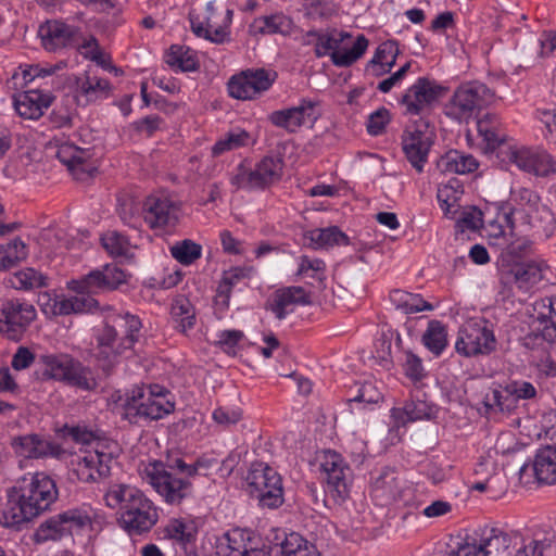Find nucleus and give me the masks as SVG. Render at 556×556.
Masks as SVG:
<instances>
[{
    "label": "nucleus",
    "instance_id": "obj_1",
    "mask_svg": "<svg viewBox=\"0 0 556 556\" xmlns=\"http://www.w3.org/2000/svg\"><path fill=\"white\" fill-rule=\"evenodd\" d=\"M214 460L198 457L188 464L179 452H168L163 459L150 463L146 469V480L170 506H181L195 497L194 480L206 477Z\"/></svg>",
    "mask_w": 556,
    "mask_h": 556
},
{
    "label": "nucleus",
    "instance_id": "obj_2",
    "mask_svg": "<svg viewBox=\"0 0 556 556\" xmlns=\"http://www.w3.org/2000/svg\"><path fill=\"white\" fill-rule=\"evenodd\" d=\"M58 497L55 481L45 472H36L29 479L23 477L16 485L7 490L0 523L5 528L18 529L50 509Z\"/></svg>",
    "mask_w": 556,
    "mask_h": 556
},
{
    "label": "nucleus",
    "instance_id": "obj_3",
    "mask_svg": "<svg viewBox=\"0 0 556 556\" xmlns=\"http://www.w3.org/2000/svg\"><path fill=\"white\" fill-rule=\"evenodd\" d=\"M126 282L125 271L114 264H106L100 269L91 270L79 279L68 282V288L77 295L54 299L53 315H70L92 313L98 308L99 302L91 296L100 292L117 289Z\"/></svg>",
    "mask_w": 556,
    "mask_h": 556
},
{
    "label": "nucleus",
    "instance_id": "obj_4",
    "mask_svg": "<svg viewBox=\"0 0 556 556\" xmlns=\"http://www.w3.org/2000/svg\"><path fill=\"white\" fill-rule=\"evenodd\" d=\"M233 10L223 0L210 1L202 13L195 10L189 12L192 33L213 43H224L230 40L229 27L232 22Z\"/></svg>",
    "mask_w": 556,
    "mask_h": 556
},
{
    "label": "nucleus",
    "instance_id": "obj_5",
    "mask_svg": "<svg viewBox=\"0 0 556 556\" xmlns=\"http://www.w3.org/2000/svg\"><path fill=\"white\" fill-rule=\"evenodd\" d=\"M306 37L315 38V55L323 58L330 54L331 61L336 66L349 67L356 62L366 52L368 47V39L365 35H358L353 47L349 50H340V46L345 39H351V34L346 31H337L333 29L331 33H321L316 29L308 30Z\"/></svg>",
    "mask_w": 556,
    "mask_h": 556
},
{
    "label": "nucleus",
    "instance_id": "obj_6",
    "mask_svg": "<svg viewBox=\"0 0 556 556\" xmlns=\"http://www.w3.org/2000/svg\"><path fill=\"white\" fill-rule=\"evenodd\" d=\"M495 92L485 84L469 81L460 85L445 106V115L457 122H467L475 114L490 105Z\"/></svg>",
    "mask_w": 556,
    "mask_h": 556
},
{
    "label": "nucleus",
    "instance_id": "obj_7",
    "mask_svg": "<svg viewBox=\"0 0 556 556\" xmlns=\"http://www.w3.org/2000/svg\"><path fill=\"white\" fill-rule=\"evenodd\" d=\"M123 407V418L131 425H140L141 421L159 420L169 415L175 409V403L169 399L144 394V388L136 386L127 393Z\"/></svg>",
    "mask_w": 556,
    "mask_h": 556
},
{
    "label": "nucleus",
    "instance_id": "obj_8",
    "mask_svg": "<svg viewBox=\"0 0 556 556\" xmlns=\"http://www.w3.org/2000/svg\"><path fill=\"white\" fill-rule=\"evenodd\" d=\"M434 139V126L427 117L413 119L402 135L403 152L418 173L424 170V165L427 163Z\"/></svg>",
    "mask_w": 556,
    "mask_h": 556
},
{
    "label": "nucleus",
    "instance_id": "obj_9",
    "mask_svg": "<svg viewBox=\"0 0 556 556\" xmlns=\"http://www.w3.org/2000/svg\"><path fill=\"white\" fill-rule=\"evenodd\" d=\"M447 88L429 77H419L399 100L407 116L426 117L439 101L445 97Z\"/></svg>",
    "mask_w": 556,
    "mask_h": 556
},
{
    "label": "nucleus",
    "instance_id": "obj_10",
    "mask_svg": "<svg viewBox=\"0 0 556 556\" xmlns=\"http://www.w3.org/2000/svg\"><path fill=\"white\" fill-rule=\"evenodd\" d=\"M283 160L280 156H264L254 169L239 165L231 184L243 189H265L279 181L283 173Z\"/></svg>",
    "mask_w": 556,
    "mask_h": 556
},
{
    "label": "nucleus",
    "instance_id": "obj_11",
    "mask_svg": "<svg viewBox=\"0 0 556 556\" xmlns=\"http://www.w3.org/2000/svg\"><path fill=\"white\" fill-rule=\"evenodd\" d=\"M320 468L326 482V492L336 504L341 505L350 495L352 476L350 466L339 453L327 451L324 453Z\"/></svg>",
    "mask_w": 556,
    "mask_h": 556
},
{
    "label": "nucleus",
    "instance_id": "obj_12",
    "mask_svg": "<svg viewBox=\"0 0 556 556\" xmlns=\"http://www.w3.org/2000/svg\"><path fill=\"white\" fill-rule=\"evenodd\" d=\"M276 78V72L265 68H249L229 79L228 93L238 100H254L267 91Z\"/></svg>",
    "mask_w": 556,
    "mask_h": 556
},
{
    "label": "nucleus",
    "instance_id": "obj_13",
    "mask_svg": "<svg viewBox=\"0 0 556 556\" xmlns=\"http://www.w3.org/2000/svg\"><path fill=\"white\" fill-rule=\"evenodd\" d=\"M159 508L146 494L117 517L118 526L130 536L151 531L159 521Z\"/></svg>",
    "mask_w": 556,
    "mask_h": 556
},
{
    "label": "nucleus",
    "instance_id": "obj_14",
    "mask_svg": "<svg viewBox=\"0 0 556 556\" xmlns=\"http://www.w3.org/2000/svg\"><path fill=\"white\" fill-rule=\"evenodd\" d=\"M0 333L9 340L20 341L36 318V309L33 304L18 299L8 300L1 308Z\"/></svg>",
    "mask_w": 556,
    "mask_h": 556
},
{
    "label": "nucleus",
    "instance_id": "obj_15",
    "mask_svg": "<svg viewBox=\"0 0 556 556\" xmlns=\"http://www.w3.org/2000/svg\"><path fill=\"white\" fill-rule=\"evenodd\" d=\"M496 349V339L492 329L477 323L460 328L455 350L466 357L489 355Z\"/></svg>",
    "mask_w": 556,
    "mask_h": 556
},
{
    "label": "nucleus",
    "instance_id": "obj_16",
    "mask_svg": "<svg viewBox=\"0 0 556 556\" xmlns=\"http://www.w3.org/2000/svg\"><path fill=\"white\" fill-rule=\"evenodd\" d=\"M96 348L94 358L98 367L106 375H111L113 369L119 363V358L128 349L121 346V339L118 332L111 326V323L105 319L102 328L97 330L94 336Z\"/></svg>",
    "mask_w": 556,
    "mask_h": 556
},
{
    "label": "nucleus",
    "instance_id": "obj_17",
    "mask_svg": "<svg viewBox=\"0 0 556 556\" xmlns=\"http://www.w3.org/2000/svg\"><path fill=\"white\" fill-rule=\"evenodd\" d=\"M38 35L42 47L49 52L80 46V29L59 20L47 21L40 25Z\"/></svg>",
    "mask_w": 556,
    "mask_h": 556
},
{
    "label": "nucleus",
    "instance_id": "obj_18",
    "mask_svg": "<svg viewBox=\"0 0 556 556\" xmlns=\"http://www.w3.org/2000/svg\"><path fill=\"white\" fill-rule=\"evenodd\" d=\"M500 281L505 287L516 285L528 289L543 279V263L536 261L500 264Z\"/></svg>",
    "mask_w": 556,
    "mask_h": 556
},
{
    "label": "nucleus",
    "instance_id": "obj_19",
    "mask_svg": "<svg viewBox=\"0 0 556 556\" xmlns=\"http://www.w3.org/2000/svg\"><path fill=\"white\" fill-rule=\"evenodd\" d=\"M509 160L518 168L539 177L556 174V160L545 150L521 148L510 151Z\"/></svg>",
    "mask_w": 556,
    "mask_h": 556
},
{
    "label": "nucleus",
    "instance_id": "obj_20",
    "mask_svg": "<svg viewBox=\"0 0 556 556\" xmlns=\"http://www.w3.org/2000/svg\"><path fill=\"white\" fill-rule=\"evenodd\" d=\"M521 536L508 533L498 528L483 529L480 539L472 540L480 556H510V548H517Z\"/></svg>",
    "mask_w": 556,
    "mask_h": 556
},
{
    "label": "nucleus",
    "instance_id": "obj_21",
    "mask_svg": "<svg viewBox=\"0 0 556 556\" xmlns=\"http://www.w3.org/2000/svg\"><path fill=\"white\" fill-rule=\"evenodd\" d=\"M215 556H269V554L252 545L250 530L235 528L218 539Z\"/></svg>",
    "mask_w": 556,
    "mask_h": 556
},
{
    "label": "nucleus",
    "instance_id": "obj_22",
    "mask_svg": "<svg viewBox=\"0 0 556 556\" xmlns=\"http://www.w3.org/2000/svg\"><path fill=\"white\" fill-rule=\"evenodd\" d=\"M111 85L108 79L85 75L76 79V89L73 96L67 94V101L77 106H86L102 98L110 96Z\"/></svg>",
    "mask_w": 556,
    "mask_h": 556
},
{
    "label": "nucleus",
    "instance_id": "obj_23",
    "mask_svg": "<svg viewBox=\"0 0 556 556\" xmlns=\"http://www.w3.org/2000/svg\"><path fill=\"white\" fill-rule=\"evenodd\" d=\"M143 218L150 228H163L175 220L173 202L160 195H149L143 202Z\"/></svg>",
    "mask_w": 556,
    "mask_h": 556
},
{
    "label": "nucleus",
    "instance_id": "obj_24",
    "mask_svg": "<svg viewBox=\"0 0 556 556\" xmlns=\"http://www.w3.org/2000/svg\"><path fill=\"white\" fill-rule=\"evenodd\" d=\"M11 445L18 456L29 459L43 458L54 454L55 445L37 433L18 435Z\"/></svg>",
    "mask_w": 556,
    "mask_h": 556
},
{
    "label": "nucleus",
    "instance_id": "obj_25",
    "mask_svg": "<svg viewBox=\"0 0 556 556\" xmlns=\"http://www.w3.org/2000/svg\"><path fill=\"white\" fill-rule=\"evenodd\" d=\"M144 493L135 485L126 483H111L106 489L103 500L111 509H116L117 515L124 514Z\"/></svg>",
    "mask_w": 556,
    "mask_h": 556
},
{
    "label": "nucleus",
    "instance_id": "obj_26",
    "mask_svg": "<svg viewBox=\"0 0 556 556\" xmlns=\"http://www.w3.org/2000/svg\"><path fill=\"white\" fill-rule=\"evenodd\" d=\"M111 326L118 332L121 339V346L127 348L128 351L134 349L138 342L142 323L137 315L130 313L114 314L108 317Z\"/></svg>",
    "mask_w": 556,
    "mask_h": 556
},
{
    "label": "nucleus",
    "instance_id": "obj_27",
    "mask_svg": "<svg viewBox=\"0 0 556 556\" xmlns=\"http://www.w3.org/2000/svg\"><path fill=\"white\" fill-rule=\"evenodd\" d=\"M52 100L53 97L50 93L27 90L14 100V106L21 117L38 119L42 116L43 109H48L51 105Z\"/></svg>",
    "mask_w": 556,
    "mask_h": 556
},
{
    "label": "nucleus",
    "instance_id": "obj_28",
    "mask_svg": "<svg viewBox=\"0 0 556 556\" xmlns=\"http://www.w3.org/2000/svg\"><path fill=\"white\" fill-rule=\"evenodd\" d=\"M311 296L299 286H291L279 289L275 293L274 302L270 305L271 312L278 319H283L288 315V307L291 305H308L311 304Z\"/></svg>",
    "mask_w": 556,
    "mask_h": 556
},
{
    "label": "nucleus",
    "instance_id": "obj_29",
    "mask_svg": "<svg viewBox=\"0 0 556 556\" xmlns=\"http://www.w3.org/2000/svg\"><path fill=\"white\" fill-rule=\"evenodd\" d=\"M245 482L248 493L255 494L281 484L282 479L274 468L261 463L249 470Z\"/></svg>",
    "mask_w": 556,
    "mask_h": 556
},
{
    "label": "nucleus",
    "instance_id": "obj_30",
    "mask_svg": "<svg viewBox=\"0 0 556 556\" xmlns=\"http://www.w3.org/2000/svg\"><path fill=\"white\" fill-rule=\"evenodd\" d=\"M478 166L479 163L472 155L457 150L447 151L437 162L438 169L443 174H469L475 172Z\"/></svg>",
    "mask_w": 556,
    "mask_h": 556
},
{
    "label": "nucleus",
    "instance_id": "obj_31",
    "mask_svg": "<svg viewBox=\"0 0 556 556\" xmlns=\"http://www.w3.org/2000/svg\"><path fill=\"white\" fill-rule=\"evenodd\" d=\"M532 469L540 483H556V445H546L535 455Z\"/></svg>",
    "mask_w": 556,
    "mask_h": 556
},
{
    "label": "nucleus",
    "instance_id": "obj_32",
    "mask_svg": "<svg viewBox=\"0 0 556 556\" xmlns=\"http://www.w3.org/2000/svg\"><path fill=\"white\" fill-rule=\"evenodd\" d=\"M61 382L84 391H92L98 382L91 369L72 356Z\"/></svg>",
    "mask_w": 556,
    "mask_h": 556
},
{
    "label": "nucleus",
    "instance_id": "obj_33",
    "mask_svg": "<svg viewBox=\"0 0 556 556\" xmlns=\"http://www.w3.org/2000/svg\"><path fill=\"white\" fill-rule=\"evenodd\" d=\"M269 556H319L313 545H308L307 541L296 532L285 533V538L280 543L275 544L270 548Z\"/></svg>",
    "mask_w": 556,
    "mask_h": 556
},
{
    "label": "nucleus",
    "instance_id": "obj_34",
    "mask_svg": "<svg viewBox=\"0 0 556 556\" xmlns=\"http://www.w3.org/2000/svg\"><path fill=\"white\" fill-rule=\"evenodd\" d=\"M433 414V408L426 401L416 400L406 402L402 408H393L392 417L397 427L405 426L407 422H413L422 419H430Z\"/></svg>",
    "mask_w": 556,
    "mask_h": 556
},
{
    "label": "nucleus",
    "instance_id": "obj_35",
    "mask_svg": "<svg viewBox=\"0 0 556 556\" xmlns=\"http://www.w3.org/2000/svg\"><path fill=\"white\" fill-rule=\"evenodd\" d=\"M305 239L309 240L314 249L350 244L349 237L338 226L309 230L305 233Z\"/></svg>",
    "mask_w": 556,
    "mask_h": 556
},
{
    "label": "nucleus",
    "instance_id": "obj_36",
    "mask_svg": "<svg viewBox=\"0 0 556 556\" xmlns=\"http://www.w3.org/2000/svg\"><path fill=\"white\" fill-rule=\"evenodd\" d=\"M164 539L173 541L184 548L185 553H189V548L193 547L195 541V530L191 525L186 523L181 519H172L163 529Z\"/></svg>",
    "mask_w": 556,
    "mask_h": 556
},
{
    "label": "nucleus",
    "instance_id": "obj_37",
    "mask_svg": "<svg viewBox=\"0 0 556 556\" xmlns=\"http://www.w3.org/2000/svg\"><path fill=\"white\" fill-rule=\"evenodd\" d=\"M389 298L395 308L400 309L404 314H414L433 309L432 304L425 301L420 294L395 289L390 292Z\"/></svg>",
    "mask_w": 556,
    "mask_h": 556
},
{
    "label": "nucleus",
    "instance_id": "obj_38",
    "mask_svg": "<svg viewBox=\"0 0 556 556\" xmlns=\"http://www.w3.org/2000/svg\"><path fill=\"white\" fill-rule=\"evenodd\" d=\"M291 20L281 13L260 16L254 18L250 25V33L253 35L286 34L290 30Z\"/></svg>",
    "mask_w": 556,
    "mask_h": 556
},
{
    "label": "nucleus",
    "instance_id": "obj_39",
    "mask_svg": "<svg viewBox=\"0 0 556 556\" xmlns=\"http://www.w3.org/2000/svg\"><path fill=\"white\" fill-rule=\"evenodd\" d=\"M527 223L546 238L551 237L556 229V218L552 210L541 202L533 208L527 211Z\"/></svg>",
    "mask_w": 556,
    "mask_h": 556
},
{
    "label": "nucleus",
    "instance_id": "obj_40",
    "mask_svg": "<svg viewBox=\"0 0 556 556\" xmlns=\"http://www.w3.org/2000/svg\"><path fill=\"white\" fill-rule=\"evenodd\" d=\"M539 333L532 332L525 337L526 346H534L538 340L554 342L556 340V313L553 306L548 305V315L540 314L538 316Z\"/></svg>",
    "mask_w": 556,
    "mask_h": 556
},
{
    "label": "nucleus",
    "instance_id": "obj_41",
    "mask_svg": "<svg viewBox=\"0 0 556 556\" xmlns=\"http://www.w3.org/2000/svg\"><path fill=\"white\" fill-rule=\"evenodd\" d=\"M424 345L435 356L442 354L447 345V331L442 321L432 319L422 334Z\"/></svg>",
    "mask_w": 556,
    "mask_h": 556
},
{
    "label": "nucleus",
    "instance_id": "obj_42",
    "mask_svg": "<svg viewBox=\"0 0 556 556\" xmlns=\"http://www.w3.org/2000/svg\"><path fill=\"white\" fill-rule=\"evenodd\" d=\"M88 156V151L73 144H63L56 151L59 161L72 172L80 170L90 174L91 168L86 164Z\"/></svg>",
    "mask_w": 556,
    "mask_h": 556
},
{
    "label": "nucleus",
    "instance_id": "obj_43",
    "mask_svg": "<svg viewBox=\"0 0 556 556\" xmlns=\"http://www.w3.org/2000/svg\"><path fill=\"white\" fill-rule=\"evenodd\" d=\"M60 514L54 515L45 520L35 531L34 541L38 544L46 543L48 541H61L68 536L67 528L64 522L61 521Z\"/></svg>",
    "mask_w": 556,
    "mask_h": 556
},
{
    "label": "nucleus",
    "instance_id": "obj_44",
    "mask_svg": "<svg viewBox=\"0 0 556 556\" xmlns=\"http://www.w3.org/2000/svg\"><path fill=\"white\" fill-rule=\"evenodd\" d=\"M170 315L175 323V328L185 333L195 325V313L188 299H176L170 308Z\"/></svg>",
    "mask_w": 556,
    "mask_h": 556
},
{
    "label": "nucleus",
    "instance_id": "obj_45",
    "mask_svg": "<svg viewBox=\"0 0 556 556\" xmlns=\"http://www.w3.org/2000/svg\"><path fill=\"white\" fill-rule=\"evenodd\" d=\"M165 62L172 68L179 70L181 72H192L199 66L198 61L193 52L184 46L173 45L165 56Z\"/></svg>",
    "mask_w": 556,
    "mask_h": 556
},
{
    "label": "nucleus",
    "instance_id": "obj_46",
    "mask_svg": "<svg viewBox=\"0 0 556 556\" xmlns=\"http://www.w3.org/2000/svg\"><path fill=\"white\" fill-rule=\"evenodd\" d=\"M27 247L21 238H15L11 242L0 245V270L17 265L27 257Z\"/></svg>",
    "mask_w": 556,
    "mask_h": 556
},
{
    "label": "nucleus",
    "instance_id": "obj_47",
    "mask_svg": "<svg viewBox=\"0 0 556 556\" xmlns=\"http://www.w3.org/2000/svg\"><path fill=\"white\" fill-rule=\"evenodd\" d=\"M372 491L377 496L381 495L387 501L393 500L396 495L399 483L394 469L384 467L377 477L372 478Z\"/></svg>",
    "mask_w": 556,
    "mask_h": 556
},
{
    "label": "nucleus",
    "instance_id": "obj_48",
    "mask_svg": "<svg viewBox=\"0 0 556 556\" xmlns=\"http://www.w3.org/2000/svg\"><path fill=\"white\" fill-rule=\"evenodd\" d=\"M46 277L34 268H25L8 278V285L16 290H33L46 286Z\"/></svg>",
    "mask_w": 556,
    "mask_h": 556
},
{
    "label": "nucleus",
    "instance_id": "obj_49",
    "mask_svg": "<svg viewBox=\"0 0 556 556\" xmlns=\"http://www.w3.org/2000/svg\"><path fill=\"white\" fill-rule=\"evenodd\" d=\"M172 256L181 265L189 266L202 256L201 244L191 239L177 241L169 248Z\"/></svg>",
    "mask_w": 556,
    "mask_h": 556
},
{
    "label": "nucleus",
    "instance_id": "obj_50",
    "mask_svg": "<svg viewBox=\"0 0 556 556\" xmlns=\"http://www.w3.org/2000/svg\"><path fill=\"white\" fill-rule=\"evenodd\" d=\"M477 130L488 146L496 148L504 141V136L500 134V121L495 114L486 113L477 121Z\"/></svg>",
    "mask_w": 556,
    "mask_h": 556
},
{
    "label": "nucleus",
    "instance_id": "obj_51",
    "mask_svg": "<svg viewBox=\"0 0 556 556\" xmlns=\"http://www.w3.org/2000/svg\"><path fill=\"white\" fill-rule=\"evenodd\" d=\"M71 358L70 354L40 355L39 362L45 367L43 376L61 382Z\"/></svg>",
    "mask_w": 556,
    "mask_h": 556
},
{
    "label": "nucleus",
    "instance_id": "obj_52",
    "mask_svg": "<svg viewBox=\"0 0 556 556\" xmlns=\"http://www.w3.org/2000/svg\"><path fill=\"white\" fill-rule=\"evenodd\" d=\"M62 518V522H64L65 528H67L68 536L73 534V531H80L86 527L91 526L92 517L87 507H75L70 508L65 511L60 513Z\"/></svg>",
    "mask_w": 556,
    "mask_h": 556
},
{
    "label": "nucleus",
    "instance_id": "obj_53",
    "mask_svg": "<svg viewBox=\"0 0 556 556\" xmlns=\"http://www.w3.org/2000/svg\"><path fill=\"white\" fill-rule=\"evenodd\" d=\"M250 134L243 129H236L227 132L224 138L219 139L212 148V153L215 156L223 154L226 151L235 150L248 144Z\"/></svg>",
    "mask_w": 556,
    "mask_h": 556
},
{
    "label": "nucleus",
    "instance_id": "obj_54",
    "mask_svg": "<svg viewBox=\"0 0 556 556\" xmlns=\"http://www.w3.org/2000/svg\"><path fill=\"white\" fill-rule=\"evenodd\" d=\"M76 104L67 101V94L63 98L62 104L53 109L49 115V121L54 128H71L73 118L76 115Z\"/></svg>",
    "mask_w": 556,
    "mask_h": 556
},
{
    "label": "nucleus",
    "instance_id": "obj_55",
    "mask_svg": "<svg viewBox=\"0 0 556 556\" xmlns=\"http://www.w3.org/2000/svg\"><path fill=\"white\" fill-rule=\"evenodd\" d=\"M295 109V116L299 128L303 126L313 127L317 119L321 116L319 111V102L309 99H301Z\"/></svg>",
    "mask_w": 556,
    "mask_h": 556
},
{
    "label": "nucleus",
    "instance_id": "obj_56",
    "mask_svg": "<svg viewBox=\"0 0 556 556\" xmlns=\"http://www.w3.org/2000/svg\"><path fill=\"white\" fill-rule=\"evenodd\" d=\"M94 457H98V454L89 452L78 459L75 471L80 481L90 483L103 478L102 476H98V466Z\"/></svg>",
    "mask_w": 556,
    "mask_h": 556
},
{
    "label": "nucleus",
    "instance_id": "obj_57",
    "mask_svg": "<svg viewBox=\"0 0 556 556\" xmlns=\"http://www.w3.org/2000/svg\"><path fill=\"white\" fill-rule=\"evenodd\" d=\"M532 250V241L528 238H518L507 244L502 252L501 263L520 262V258L527 256Z\"/></svg>",
    "mask_w": 556,
    "mask_h": 556
},
{
    "label": "nucleus",
    "instance_id": "obj_58",
    "mask_svg": "<svg viewBox=\"0 0 556 556\" xmlns=\"http://www.w3.org/2000/svg\"><path fill=\"white\" fill-rule=\"evenodd\" d=\"M510 202L516 206H520L527 213V211L533 210L541 202V198L529 188L518 187L510 190Z\"/></svg>",
    "mask_w": 556,
    "mask_h": 556
},
{
    "label": "nucleus",
    "instance_id": "obj_59",
    "mask_svg": "<svg viewBox=\"0 0 556 556\" xmlns=\"http://www.w3.org/2000/svg\"><path fill=\"white\" fill-rule=\"evenodd\" d=\"M103 248L113 256H124L129 251L128 239L116 232L109 231L101 238Z\"/></svg>",
    "mask_w": 556,
    "mask_h": 556
},
{
    "label": "nucleus",
    "instance_id": "obj_60",
    "mask_svg": "<svg viewBox=\"0 0 556 556\" xmlns=\"http://www.w3.org/2000/svg\"><path fill=\"white\" fill-rule=\"evenodd\" d=\"M268 121L274 126L282 128L290 134L295 132L299 129L295 109L293 106L271 112L268 115Z\"/></svg>",
    "mask_w": 556,
    "mask_h": 556
},
{
    "label": "nucleus",
    "instance_id": "obj_61",
    "mask_svg": "<svg viewBox=\"0 0 556 556\" xmlns=\"http://www.w3.org/2000/svg\"><path fill=\"white\" fill-rule=\"evenodd\" d=\"M250 496L256 498L262 507H267L270 509L278 508L283 504L285 501L282 483L274 486L270 490L266 489V491L250 494Z\"/></svg>",
    "mask_w": 556,
    "mask_h": 556
},
{
    "label": "nucleus",
    "instance_id": "obj_62",
    "mask_svg": "<svg viewBox=\"0 0 556 556\" xmlns=\"http://www.w3.org/2000/svg\"><path fill=\"white\" fill-rule=\"evenodd\" d=\"M403 368L405 376L414 383L420 382L427 375L422 361L410 351L405 352Z\"/></svg>",
    "mask_w": 556,
    "mask_h": 556
},
{
    "label": "nucleus",
    "instance_id": "obj_63",
    "mask_svg": "<svg viewBox=\"0 0 556 556\" xmlns=\"http://www.w3.org/2000/svg\"><path fill=\"white\" fill-rule=\"evenodd\" d=\"M308 270L313 271L312 278L317 281L318 288L323 289L325 280V262L319 258L311 260L305 255L302 256L298 275H306Z\"/></svg>",
    "mask_w": 556,
    "mask_h": 556
},
{
    "label": "nucleus",
    "instance_id": "obj_64",
    "mask_svg": "<svg viewBox=\"0 0 556 556\" xmlns=\"http://www.w3.org/2000/svg\"><path fill=\"white\" fill-rule=\"evenodd\" d=\"M390 111L384 106L379 108L368 116L366 124L368 134L371 136H378L382 134L386 129V126L390 123Z\"/></svg>",
    "mask_w": 556,
    "mask_h": 556
}]
</instances>
